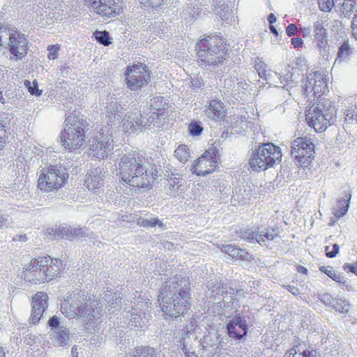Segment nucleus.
<instances>
[{"label":"nucleus","mask_w":357,"mask_h":357,"mask_svg":"<svg viewBox=\"0 0 357 357\" xmlns=\"http://www.w3.org/2000/svg\"><path fill=\"white\" fill-rule=\"evenodd\" d=\"M199 347V341L194 332L188 331L187 334L182 338L181 349L185 357H201L197 354L196 349Z\"/></svg>","instance_id":"393cba45"},{"label":"nucleus","mask_w":357,"mask_h":357,"mask_svg":"<svg viewBox=\"0 0 357 357\" xmlns=\"http://www.w3.org/2000/svg\"><path fill=\"white\" fill-rule=\"evenodd\" d=\"M207 296L210 297H216L217 296H218V301H220V296H222L223 298L226 297L225 296V287L222 278L216 279L215 281L209 282L207 285Z\"/></svg>","instance_id":"2f4dec72"},{"label":"nucleus","mask_w":357,"mask_h":357,"mask_svg":"<svg viewBox=\"0 0 357 357\" xmlns=\"http://www.w3.org/2000/svg\"><path fill=\"white\" fill-rule=\"evenodd\" d=\"M163 23L162 22H155L150 26V31L154 33L155 36L161 37L164 33Z\"/></svg>","instance_id":"6e6d98bb"},{"label":"nucleus","mask_w":357,"mask_h":357,"mask_svg":"<svg viewBox=\"0 0 357 357\" xmlns=\"http://www.w3.org/2000/svg\"><path fill=\"white\" fill-rule=\"evenodd\" d=\"M240 247H221V251L232 258L238 259Z\"/></svg>","instance_id":"13d9d810"},{"label":"nucleus","mask_w":357,"mask_h":357,"mask_svg":"<svg viewBox=\"0 0 357 357\" xmlns=\"http://www.w3.org/2000/svg\"><path fill=\"white\" fill-rule=\"evenodd\" d=\"M255 69L258 73V75L260 77H264L266 75H267L266 65L262 61L256 62L255 64Z\"/></svg>","instance_id":"052dcab7"},{"label":"nucleus","mask_w":357,"mask_h":357,"mask_svg":"<svg viewBox=\"0 0 357 357\" xmlns=\"http://www.w3.org/2000/svg\"><path fill=\"white\" fill-rule=\"evenodd\" d=\"M224 41L218 36H208L196 44L199 59L208 66L210 70L222 66L225 61V52L222 48Z\"/></svg>","instance_id":"39448f33"},{"label":"nucleus","mask_w":357,"mask_h":357,"mask_svg":"<svg viewBox=\"0 0 357 357\" xmlns=\"http://www.w3.org/2000/svg\"><path fill=\"white\" fill-rule=\"evenodd\" d=\"M251 258H252V255L250 253L247 252L245 249L240 248L239 255H238L239 260L249 261Z\"/></svg>","instance_id":"338daca9"},{"label":"nucleus","mask_w":357,"mask_h":357,"mask_svg":"<svg viewBox=\"0 0 357 357\" xmlns=\"http://www.w3.org/2000/svg\"><path fill=\"white\" fill-rule=\"evenodd\" d=\"M188 130L191 136H199L204 131V127L199 121L192 120L189 123Z\"/></svg>","instance_id":"c03bdc74"},{"label":"nucleus","mask_w":357,"mask_h":357,"mask_svg":"<svg viewBox=\"0 0 357 357\" xmlns=\"http://www.w3.org/2000/svg\"><path fill=\"white\" fill-rule=\"evenodd\" d=\"M315 42L317 43V47L319 50L320 54H323L324 52H326V48L328 45V39L327 38H314Z\"/></svg>","instance_id":"e2e57ef3"},{"label":"nucleus","mask_w":357,"mask_h":357,"mask_svg":"<svg viewBox=\"0 0 357 357\" xmlns=\"http://www.w3.org/2000/svg\"><path fill=\"white\" fill-rule=\"evenodd\" d=\"M268 82H270L273 84L278 85V84H282V75L278 74L276 72L271 71L268 70L267 72V75L264 77Z\"/></svg>","instance_id":"8fccbe9b"},{"label":"nucleus","mask_w":357,"mask_h":357,"mask_svg":"<svg viewBox=\"0 0 357 357\" xmlns=\"http://www.w3.org/2000/svg\"><path fill=\"white\" fill-rule=\"evenodd\" d=\"M176 169L172 167L169 172L167 171V175H166L172 181L169 184V190L171 192H176L179 188L178 182L176 181V180H178L181 175L176 172Z\"/></svg>","instance_id":"79ce46f5"},{"label":"nucleus","mask_w":357,"mask_h":357,"mask_svg":"<svg viewBox=\"0 0 357 357\" xmlns=\"http://www.w3.org/2000/svg\"><path fill=\"white\" fill-rule=\"evenodd\" d=\"M317 351L315 350H303L300 351L296 350V348H292L289 351L286 352L284 357H317Z\"/></svg>","instance_id":"a19ab883"},{"label":"nucleus","mask_w":357,"mask_h":357,"mask_svg":"<svg viewBox=\"0 0 357 357\" xmlns=\"http://www.w3.org/2000/svg\"><path fill=\"white\" fill-rule=\"evenodd\" d=\"M60 317L54 315L48 321V326L51 328L52 332L54 331V329L61 328L60 326Z\"/></svg>","instance_id":"680f3d73"},{"label":"nucleus","mask_w":357,"mask_h":357,"mask_svg":"<svg viewBox=\"0 0 357 357\" xmlns=\"http://www.w3.org/2000/svg\"><path fill=\"white\" fill-rule=\"evenodd\" d=\"M250 326L248 317L236 314L227 324V334L229 337L238 340L246 335Z\"/></svg>","instance_id":"2eb2a0df"},{"label":"nucleus","mask_w":357,"mask_h":357,"mask_svg":"<svg viewBox=\"0 0 357 357\" xmlns=\"http://www.w3.org/2000/svg\"><path fill=\"white\" fill-rule=\"evenodd\" d=\"M93 35L96 40L105 46H108L111 43L109 33L107 31H96Z\"/></svg>","instance_id":"de8ad7c7"},{"label":"nucleus","mask_w":357,"mask_h":357,"mask_svg":"<svg viewBox=\"0 0 357 357\" xmlns=\"http://www.w3.org/2000/svg\"><path fill=\"white\" fill-rule=\"evenodd\" d=\"M176 158L183 164L188 161L191 157L190 150L184 144L179 145L174 151Z\"/></svg>","instance_id":"ea45409f"},{"label":"nucleus","mask_w":357,"mask_h":357,"mask_svg":"<svg viewBox=\"0 0 357 357\" xmlns=\"http://www.w3.org/2000/svg\"><path fill=\"white\" fill-rule=\"evenodd\" d=\"M103 299L108 303L111 308H114V310H118L119 307L121 305L122 297L119 293L117 292H109L104 295Z\"/></svg>","instance_id":"58836bf2"},{"label":"nucleus","mask_w":357,"mask_h":357,"mask_svg":"<svg viewBox=\"0 0 357 357\" xmlns=\"http://www.w3.org/2000/svg\"><path fill=\"white\" fill-rule=\"evenodd\" d=\"M27 40L25 36L17 31L11 37L9 45L6 47L10 52V59L17 61L22 59L27 54Z\"/></svg>","instance_id":"f3484780"},{"label":"nucleus","mask_w":357,"mask_h":357,"mask_svg":"<svg viewBox=\"0 0 357 357\" xmlns=\"http://www.w3.org/2000/svg\"><path fill=\"white\" fill-rule=\"evenodd\" d=\"M41 267L43 274L46 275L48 281L52 280L54 277L57 276L61 271L62 266L61 261L56 258L48 257H39L37 259H32V268Z\"/></svg>","instance_id":"4468645a"},{"label":"nucleus","mask_w":357,"mask_h":357,"mask_svg":"<svg viewBox=\"0 0 357 357\" xmlns=\"http://www.w3.org/2000/svg\"><path fill=\"white\" fill-rule=\"evenodd\" d=\"M351 33L354 38L357 40V13L354 14L351 22Z\"/></svg>","instance_id":"774afa93"},{"label":"nucleus","mask_w":357,"mask_h":357,"mask_svg":"<svg viewBox=\"0 0 357 357\" xmlns=\"http://www.w3.org/2000/svg\"><path fill=\"white\" fill-rule=\"evenodd\" d=\"M199 354L201 357H213L217 353L219 337L217 333L208 332L202 340H199Z\"/></svg>","instance_id":"aec40b11"},{"label":"nucleus","mask_w":357,"mask_h":357,"mask_svg":"<svg viewBox=\"0 0 357 357\" xmlns=\"http://www.w3.org/2000/svg\"><path fill=\"white\" fill-rule=\"evenodd\" d=\"M234 122L231 123V132L243 135L249 128V122L242 116L234 118Z\"/></svg>","instance_id":"c9c22d12"},{"label":"nucleus","mask_w":357,"mask_h":357,"mask_svg":"<svg viewBox=\"0 0 357 357\" xmlns=\"http://www.w3.org/2000/svg\"><path fill=\"white\" fill-rule=\"evenodd\" d=\"M60 50V45H49L47 47V51H48V54H47V58L50 59V60H52V59H55L57 58L58 56V52Z\"/></svg>","instance_id":"bf43d9fd"},{"label":"nucleus","mask_w":357,"mask_h":357,"mask_svg":"<svg viewBox=\"0 0 357 357\" xmlns=\"http://www.w3.org/2000/svg\"><path fill=\"white\" fill-rule=\"evenodd\" d=\"M215 14L223 21H227L230 17V9L227 4L225 6L214 8Z\"/></svg>","instance_id":"3c124183"},{"label":"nucleus","mask_w":357,"mask_h":357,"mask_svg":"<svg viewBox=\"0 0 357 357\" xmlns=\"http://www.w3.org/2000/svg\"><path fill=\"white\" fill-rule=\"evenodd\" d=\"M52 342L55 347H65L70 340V331L66 327L61 326V328L54 329L52 332Z\"/></svg>","instance_id":"c85d7f7f"},{"label":"nucleus","mask_w":357,"mask_h":357,"mask_svg":"<svg viewBox=\"0 0 357 357\" xmlns=\"http://www.w3.org/2000/svg\"><path fill=\"white\" fill-rule=\"evenodd\" d=\"M86 297L84 294H77L67 295L63 303L61 305V310L63 314L68 319H74L79 317L82 319L84 328L89 332H91L97 327L98 319L93 314L94 311L86 303Z\"/></svg>","instance_id":"7ed1b4c3"},{"label":"nucleus","mask_w":357,"mask_h":357,"mask_svg":"<svg viewBox=\"0 0 357 357\" xmlns=\"http://www.w3.org/2000/svg\"><path fill=\"white\" fill-rule=\"evenodd\" d=\"M305 116L309 126L321 132L335 123L336 110L330 100L319 96L318 102L307 109Z\"/></svg>","instance_id":"20e7f679"},{"label":"nucleus","mask_w":357,"mask_h":357,"mask_svg":"<svg viewBox=\"0 0 357 357\" xmlns=\"http://www.w3.org/2000/svg\"><path fill=\"white\" fill-rule=\"evenodd\" d=\"M336 8L345 17H350L353 13H357V0H335Z\"/></svg>","instance_id":"c756f323"},{"label":"nucleus","mask_w":357,"mask_h":357,"mask_svg":"<svg viewBox=\"0 0 357 357\" xmlns=\"http://www.w3.org/2000/svg\"><path fill=\"white\" fill-rule=\"evenodd\" d=\"M319 298L321 300V301L323 303L331 307L333 302V301H334L335 298L332 297L328 294H324L319 295Z\"/></svg>","instance_id":"69168bd1"},{"label":"nucleus","mask_w":357,"mask_h":357,"mask_svg":"<svg viewBox=\"0 0 357 357\" xmlns=\"http://www.w3.org/2000/svg\"><path fill=\"white\" fill-rule=\"evenodd\" d=\"M281 158L282 153L280 147L272 143H266L259 146L252 152L249 165L253 171H264L272 167L276 162H279Z\"/></svg>","instance_id":"0eeeda50"},{"label":"nucleus","mask_w":357,"mask_h":357,"mask_svg":"<svg viewBox=\"0 0 357 357\" xmlns=\"http://www.w3.org/2000/svg\"><path fill=\"white\" fill-rule=\"evenodd\" d=\"M353 53L354 48L349 45V41L344 40L338 49L335 63L348 60Z\"/></svg>","instance_id":"f704fd0d"},{"label":"nucleus","mask_w":357,"mask_h":357,"mask_svg":"<svg viewBox=\"0 0 357 357\" xmlns=\"http://www.w3.org/2000/svg\"><path fill=\"white\" fill-rule=\"evenodd\" d=\"M112 137V132L108 126L100 129L96 137L89 142V154L99 159H104L107 157L113 149Z\"/></svg>","instance_id":"9d476101"},{"label":"nucleus","mask_w":357,"mask_h":357,"mask_svg":"<svg viewBox=\"0 0 357 357\" xmlns=\"http://www.w3.org/2000/svg\"><path fill=\"white\" fill-rule=\"evenodd\" d=\"M329 24V19L327 16L317 18L313 25V33L314 38H328L326 27Z\"/></svg>","instance_id":"473e14b6"},{"label":"nucleus","mask_w":357,"mask_h":357,"mask_svg":"<svg viewBox=\"0 0 357 357\" xmlns=\"http://www.w3.org/2000/svg\"><path fill=\"white\" fill-rule=\"evenodd\" d=\"M47 234L72 241L86 236V230L84 227H72L63 224L55 229H48Z\"/></svg>","instance_id":"6ab92c4d"},{"label":"nucleus","mask_w":357,"mask_h":357,"mask_svg":"<svg viewBox=\"0 0 357 357\" xmlns=\"http://www.w3.org/2000/svg\"><path fill=\"white\" fill-rule=\"evenodd\" d=\"M151 303L146 301H138L135 307H132L130 311L125 312L123 317L127 319L126 324L128 326L135 327H142L149 321L151 314L149 309Z\"/></svg>","instance_id":"9b49d317"},{"label":"nucleus","mask_w":357,"mask_h":357,"mask_svg":"<svg viewBox=\"0 0 357 357\" xmlns=\"http://www.w3.org/2000/svg\"><path fill=\"white\" fill-rule=\"evenodd\" d=\"M119 166L121 178L133 187L146 188L158 176V166L149 162L137 151L123 155Z\"/></svg>","instance_id":"f257e3e1"},{"label":"nucleus","mask_w":357,"mask_h":357,"mask_svg":"<svg viewBox=\"0 0 357 357\" xmlns=\"http://www.w3.org/2000/svg\"><path fill=\"white\" fill-rule=\"evenodd\" d=\"M48 296L45 292H38L33 297L30 321L32 324L38 323L43 312L47 308Z\"/></svg>","instance_id":"412c9836"},{"label":"nucleus","mask_w":357,"mask_h":357,"mask_svg":"<svg viewBox=\"0 0 357 357\" xmlns=\"http://www.w3.org/2000/svg\"><path fill=\"white\" fill-rule=\"evenodd\" d=\"M17 31L15 28L6 27L3 25L0 26V46L6 48L14 32Z\"/></svg>","instance_id":"e433bc0d"},{"label":"nucleus","mask_w":357,"mask_h":357,"mask_svg":"<svg viewBox=\"0 0 357 357\" xmlns=\"http://www.w3.org/2000/svg\"><path fill=\"white\" fill-rule=\"evenodd\" d=\"M333 301L331 307L335 311L342 313H347L349 311V303L347 301L335 298Z\"/></svg>","instance_id":"49530a36"},{"label":"nucleus","mask_w":357,"mask_h":357,"mask_svg":"<svg viewBox=\"0 0 357 357\" xmlns=\"http://www.w3.org/2000/svg\"><path fill=\"white\" fill-rule=\"evenodd\" d=\"M141 225L144 227H158L159 228L163 229H165V225L162 223V220H159L155 217H150L148 218H144L141 220Z\"/></svg>","instance_id":"a18cd8bd"},{"label":"nucleus","mask_w":357,"mask_h":357,"mask_svg":"<svg viewBox=\"0 0 357 357\" xmlns=\"http://www.w3.org/2000/svg\"><path fill=\"white\" fill-rule=\"evenodd\" d=\"M303 83L305 92L313 93L314 95L323 93L326 86L322 75L318 72L310 73L305 79L303 80Z\"/></svg>","instance_id":"4be33fe9"},{"label":"nucleus","mask_w":357,"mask_h":357,"mask_svg":"<svg viewBox=\"0 0 357 357\" xmlns=\"http://www.w3.org/2000/svg\"><path fill=\"white\" fill-rule=\"evenodd\" d=\"M181 282V277L175 275L164 282L160 287L159 301L166 320H174L184 316L190 308V294L182 287Z\"/></svg>","instance_id":"f03ea898"},{"label":"nucleus","mask_w":357,"mask_h":357,"mask_svg":"<svg viewBox=\"0 0 357 357\" xmlns=\"http://www.w3.org/2000/svg\"><path fill=\"white\" fill-rule=\"evenodd\" d=\"M126 83L131 91H139L151 79L150 74L146 66L142 64L128 67L126 73Z\"/></svg>","instance_id":"ddd939ff"},{"label":"nucleus","mask_w":357,"mask_h":357,"mask_svg":"<svg viewBox=\"0 0 357 357\" xmlns=\"http://www.w3.org/2000/svg\"><path fill=\"white\" fill-rule=\"evenodd\" d=\"M105 177V172L100 167L91 169L86 175L85 184L89 190L95 191L100 188L103 183Z\"/></svg>","instance_id":"bb28decb"},{"label":"nucleus","mask_w":357,"mask_h":357,"mask_svg":"<svg viewBox=\"0 0 357 357\" xmlns=\"http://www.w3.org/2000/svg\"><path fill=\"white\" fill-rule=\"evenodd\" d=\"M284 75H282V83L285 84H291L296 83L297 81L294 78V72H291L290 70L286 69Z\"/></svg>","instance_id":"4d7b16f0"},{"label":"nucleus","mask_w":357,"mask_h":357,"mask_svg":"<svg viewBox=\"0 0 357 357\" xmlns=\"http://www.w3.org/2000/svg\"><path fill=\"white\" fill-rule=\"evenodd\" d=\"M351 198V195L349 191L345 192V195L343 198L338 199L336 202V205L333 208V215L337 218L343 217L348 211L349 207V202Z\"/></svg>","instance_id":"7c9ffc66"},{"label":"nucleus","mask_w":357,"mask_h":357,"mask_svg":"<svg viewBox=\"0 0 357 357\" xmlns=\"http://www.w3.org/2000/svg\"><path fill=\"white\" fill-rule=\"evenodd\" d=\"M202 10L201 4L198 3H191L183 9L182 18L187 22H190L193 18L200 15Z\"/></svg>","instance_id":"72a5a7b5"},{"label":"nucleus","mask_w":357,"mask_h":357,"mask_svg":"<svg viewBox=\"0 0 357 357\" xmlns=\"http://www.w3.org/2000/svg\"><path fill=\"white\" fill-rule=\"evenodd\" d=\"M86 4L92 12L105 17H114L122 10L121 0H85Z\"/></svg>","instance_id":"f8f14e48"},{"label":"nucleus","mask_w":357,"mask_h":357,"mask_svg":"<svg viewBox=\"0 0 357 357\" xmlns=\"http://www.w3.org/2000/svg\"><path fill=\"white\" fill-rule=\"evenodd\" d=\"M345 121L349 123L356 121L357 123V105H351L344 112Z\"/></svg>","instance_id":"09e8293b"},{"label":"nucleus","mask_w":357,"mask_h":357,"mask_svg":"<svg viewBox=\"0 0 357 357\" xmlns=\"http://www.w3.org/2000/svg\"><path fill=\"white\" fill-rule=\"evenodd\" d=\"M320 271L324 273L327 276L331 278L333 280L348 287L347 282L344 280V275L340 273H336L333 271L332 267L321 266L319 268Z\"/></svg>","instance_id":"4c0bfd02"},{"label":"nucleus","mask_w":357,"mask_h":357,"mask_svg":"<svg viewBox=\"0 0 357 357\" xmlns=\"http://www.w3.org/2000/svg\"><path fill=\"white\" fill-rule=\"evenodd\" d=\"M273 233H271L268 229L261 231L260 234L250 230H245L241 232V238L247 239L248 243L261 244V242H266L270 240L273 241L278 237V233L275 232V229H272Z\"/></svg>","instance_id":"a878e982"},{"label":"nucleus","mask_w":357,"mask_h":357,"mask_svg":"<svg viewBox=\"0 0 357 357\" xmlns=\"http://www.w3.org/2000/svg\"><path fill=\"white\" fill-rule=\"evenodd\" d=\"M318 4L320 10L324 12H329L333 7H337L335 0H318Z\"/></svg>","instance_id":"5fc2aeb1"},{"label":"nucleus","mask_w":357,"mask_h":357,"mask_svg":"<svg viewBox=\"0 0 357 357\" xmlns=\"http://www.w3.org/2000/svg\"><path fill=\"white\" fill-rule=\"evenodd\" d=\"M121 121L123 130L129 133L142 131L146 124L145 118L137 109L128 112Z\"/></svg>","instance_id":"a211bd4d"},{"label":"nucleus","mask_w":357,"mask_h":357,"mask_svg":"<svg viewBox=\"0 0 357 357\" xmlns=\"http://www.w3.org/2000/svg\"><path fill=\"white\" fill-rule=\"evenodd\" d=\"M31 266L32 260L24 273V278L25 280L35 284H42L45 282H49L47 278H45L47 277L43 274V271H42V266L36 268H32Z\"/></svg>","instance_id":"cd10ccee"},{"label":"nucleus","mask_w":357,"mask_h":357,"mask_svg":"<svg viewBox=\"0 0 357 357\" xmlns=\"http://www.w3.org/2000/svg\"><path fill=\"white\" fill-rule=\"evenodd\" d=\"M225 105L220 100H212L206 109L203 111V116L215 122L221 121L225 116Z\"/></svg>","instance_id":"5701e85b"},{"label":"nucleus","mask_w":357,"mask_h":357,"mask_svg":"<svg viewBox=\"0 0 357 357\" xmlns=\"http://www.w3.org/2000/svg\"><path fill=\"white\" fill-rule=\"evenodd\" d=\"M86 126V121L82 116L69 115L60 135L62 146L70 151L79 149L85 141Z\"/></svg>","instance_id":"423d86ee"},{"label":"nucleus","mask_w":357,"mask_h":357,"mask_svg":"<svg viewBox=\"0 0 357 357\" xmlns=\"http://www.w3.org/2000/svg\"><path fill=\"white\" fill-rule=\"evenodd\" d=\"M140 4L147 7H159L162 5L163 0H138Z\"/></svg>","instance_id":"0e129e2a"},{"label":"nucleus","mask_w":357,"mask_h":357,"mask_svg":"<svg viewBox=\"0 0 357 357\" xmlns=\"http://www.w3.org/2000/svg\"><path fill=\"white\" fill-rule=\"evenodd\" d=\"M314 147L312 139L308 137L303 136L295 139L291 146V155L295 165L302 167L310 165L314 158Z\"/></svg>","instance_id":"6e6552de"},{"label":"nucleus","mask_w":357,"mask_h":357,"mask_svg":"<svg viewBox=\"0 0 357 357\" xmlns=\"http://www.w3.org/2000/svg\"><path fill=\"white\" fill-rule=\"evenodd\" d=\"M123 107L118 103L116 98H111L108 105L105 107V119L107 124L119 125L123 117Z\"/></svg>","instance_id":"b1692460"},{"label":"nucleus","mask_w":357,"mask_h":357,"mask_svg":"<svg viewBox=\"0 0 357 357\" xmlns=\"http://www.w3.org/2000/svg\"><path fill=\"white\" fill-rule=\"evenodd\" d=\"M217 167L216 155L206 152L195 162L191 170L197 176H205L214 172Z\"/></svg>","instance_id":"dca6fc26"},{"label":"nucleus","mask_w":357,"mask_h":357,"mask_svg":"<svg viewBox=\"0 0 357 357\" xmlns=\"http://www.w3.org/2000/svg\"><path fill=\"white\" fill-rule=\"evenodd\" d=\"M24 85L31 95L40 96L42 94V91L38 89L37 82L33 81L31 82L29 80H26Z\"/></svg>","instance_id":"864d4df0"},{"label":"nucleus","mask_w":357,"mask_h":357,"mask_svg":"<svg viewBox=\"0 0 357 357\" xmlns=\"http://www.w3.org/2000/svg\"><path fill=\"white\" fill-rule=\"evenodd\" d=\"M132 357H157L156 351L151 347H137Z\"/></svg>","instance_id":"37998d69"},{"label":"nucleus","mask_w":357,"mask_h":357,"mask_svg":"<svg viewBox=\"0 0 357 357\" xmlns=\"http://www.w3.org/2000/svg\"><path fill=\"white\" fill-rule=\"evenodd\" d=\"M165 103L164 98L158 96L150 99L149 106L151 109L160 110L164 108Z\"/></svg>","instance_id":"603ef678"},{"label":"nucleus","mask_w":357,"mask_h":357,"mask_svg":"<svg viewBox=\"0 0 357 357\" xmlns=\"http://www.w3.org/2000/svg\"><path fill=\"white\" fill-rule=\"evenodd\" d=\"M65 169L56 165L43 168L39 176L38 187L44 192L59 188L68 176Z\"/></svg>","instance_id":"1a4fd4ad"}]
</instances>
